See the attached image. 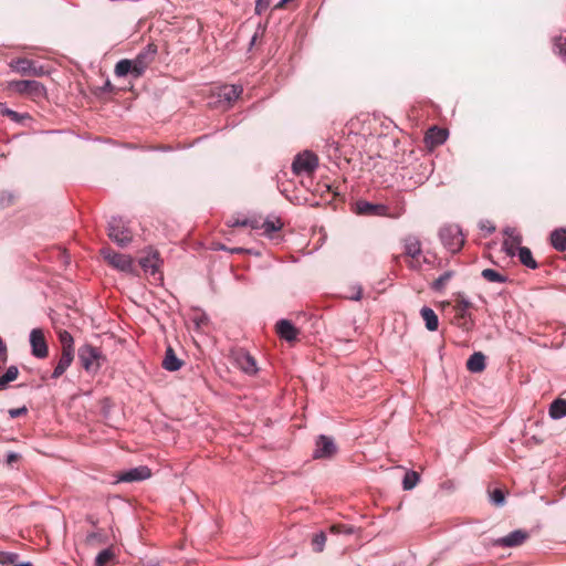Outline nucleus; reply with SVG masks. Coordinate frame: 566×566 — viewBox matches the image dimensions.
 <instances>
[{"label": "nucleus", "instance_id": "obj_3", "mask_svg": "<svg viewBox=\"0 0 566 566\" xmlns=\"http://www.w3.org/2000/svg\"><path fill=\"white\" fill-rule=\"evenodd\" d=\"M8 91L25 96L33 102H40L46 98L45 86L35 80H14L8 82Z\"/></svg>", "mask_w": 566, "mask_h": 566}, {"label": "nucleus", "instance_id": "obj_40", "mask_svg": "<svg viewBox=\"0 0 566 566\" xmlns=\"http://www.w3.org/2000/svg\"><path fill=\"white\" fill-rule=\"evenodd\" d=\"M18 559V554L15 553H7V552H0V564L1 565H9L14 564Z\"/></svg>", "mask_w": 566, "mask_h": 566}, {"label": "nucleus", "instance_id": "obj_33", "mask_svg": "<svg viewBox=\"0 0 566 566\" xmlns=\"http://www.w3.org/2000/svg\"><path fill=\"white\" fill-rule=\"evenodd\" d=\"M59 340L61 343V352L74 353V339L67 331H59Z\"/></svg>", "mask_w": 566, "mask_h": 566}, {"label": "nucleus", "instance_id": "obj_31", "mask_svg": "<svg viewBox=\"0 0 566 566\" xmlns=\"http://www.w3.org/2000/svg\"><path fill=\"white\" fill-rule=\"evenodd\" d=\"M481 276L491 283H506L509 277L496 270L493 269H484L481 272Z\"/></svg>", "mask_w": 566, "mask_h": 566}, {"label": "nucleus", "instance_id": "obj_13", "mask_svg": "<svg viewBox=\"0 0 566 566\" xmlns=\"http://www.w3.org/2000/svg\"><path fill=\"white\" fill-rule=\"evenodd\" d=\"M530 537L528 532L524 530H515L507 535L500 537L493 542L499 547H517Z\"/></svg>", "mask_w": 566, "mask_h": 566}, {"label": "nucleus", "instance_id": "obj_34", "mask_svg": "<svg viewBox=\"0 0 566 566\" xmlns=\"http://www.w3.org/2000/svg\"><path fill=\"white\" fill-rule=\"evenodd\" d=\"M420 476L416 471L406 472L402 479V488L406 491L412 490L419 482Z\"/></svg>", "mask_w": 566, "mask_h": 566}, {"label": "nucleus", "instance_id": "obj_23", "mask_svg": "<svg viewBox=\"0 0 566 566\" xmlns=\"http://www.w3.org/2000/svg\"><path fill=\"white\" fill-rule=\"evenodd\" d=\"M551 244L557 251H566V229H556L551 233Z\"/></svg>", "mask_w": 566, "mask_h": 566}, {"label": "nucleus", "instance_id": "obj_29", "mask_svg": "<svg viewBox=\"0 0 566 566\" xmlns=\"http://www.w3.org/2000/svg\"><path fill=\"white\" fill-rule=\"evenodd\" d=\"M554 52L566 62V31L553 39Z\"/></svg>", "mask_w": 566, "mask_h": 566}, {"label": "nucleus", "instance_id": "obj_32", "mask_svg": "<svg viewBox=\"0 0 566 566\" xmlns=\"http://www.w3.org/2000/svg\"><path fill=\"white\" fill-rule=\"evenodd\" d=\"M454 276V272L449 270V271H446L444 273H442L439 277H437L432 283H431V289L436 292H442L447 284L449 283V281Z\"/></svg>", "mask_w": 566, "mask_h": 566}, {"label": "nucleus", "instance_id": "obj_4", "mask_svg": "<svg viewBox=\"0 0 566 566\" xmlns=\"http://www.w3.org/2000/svg\"><path fill=\"white\" fill-rule=\"evenodd\" d=\"M78 361L86 373L95 375L105 363L106 357L101 348L91 344L82 345L77 350Z\"/></svg>", "mask_w": 566, "mask_h": 566}, {"label": "nucleus", "instance_id": "obj_46", "mask_svg": "<svg viewBox=\"0 0 566 566\" xmlns=\"http://www.w3.org/2000/svg\"><path fill=\"white\" fill-rule=\"evenodd\" d=\"M20 454L15 453V452H11L7 455L6 458V463L8 465H13V463L18 462L20 460Z\"/></svg>", "mask_w": 566, "mask_h": 566}, {"label": "nucleus", "instance_id": "obj_45", "mask_svg": "<svg viewBox=\"0 0 566 566\" xmlns=\"http://www.w3.org/2000/svg\"><path fill=\"white\" fill-rule=\"evenodd\" d=\"M261 223H262V221L256 220V219H252V220L244 219V220L242 221V226H244V227H250V228H252V229H261V227H260V226H261Z\"/></svg>", "mask_w": 566, "mask_h": 566}, {"label": "nucleus", "instance_id": "obj_39", "mask_svg": "<svg viewBox=\"0 0 566 566\" xmlns=\"http://www.w3.org/2000/svg\"><path fill=\"white\" fill-rule=\"evenodd\" d=\"M490 497H491V501L500 506V505H503L504 502H505V496H504V493L502 490L500 489H495L493 490L491 493H490Z\"/></svg>", "mask_w": 566, "mask_h": 566}, {"label": "nucleus", "instance_id": "obj_8", "mask_svg": "<svg viewBox=\"0 0 566 566\" xmlns=\"http://www.w3.org/2000/svg\"><path fill=\"white\" fill-rule=\"evenodd\" d=\"M9 66L12 71L22 76H43L48 73L43 65H38L34 61L27 57H17L10 61Z\"/></svg>", "mask_w": 566, "mask_h": 566}, {"label": "nucleus", "instance_id": "obj_16", "mask_svg": "<svg viewBox=\"0 0 566 566\" xmlns=\"http://www.w3.org/2000/svg\"><path fill=\"white\" fill-rule=\"evenodd\" d=\"M160 259L158 251H149L146 256L140 258L139 264L146 273L155 275L159 272Z\"/></svg>", "mask_w": 566, "mask_h": 566}, {"label": "nucleus", "instance_id": "obj_2", "mask_svg": "<svg viewBox=\"0 0 566 566\" xmlns=\"http://www.w3.org/2000/svg\"><path fill=\"white\" fill-rule=\"evenodd\" d=\"M406 212L403 199H399L395 205L387 206L382 203H371L365 200H356V214L387 217L398 219Z\"/></svg>", "mask_w": 566, "mask_h": 566}, {"label": "nucleus", "instance_id": "obj_15", "mask_svg": "<svg viewBox=\"0 0 566 566\" xmlns=\"http://www.w3.org/2000/svg\"><path fill=\"white\" fill-rule=\"evenodd\" d=\"M275 332L281 339H284L289 343L296 342L300 335V329L296 328L289 319H280L275 324Z\"/></svg>", "mask_w": 566, "mask_h": 566}, {"label": "nucleus", "instance_id": "obj_43", "mask_svg": "<svg viewBox=\"0 0 566 566\" xmlns=\"http://www.w3.org/2000/svg\"><path fill=\"white\" fill-rule=\"evenodd\" d=\"M271 4V0H256L255 13L262 14Z\"/></svg>", "mask_w": 566, "mask_h": 566}, {"label": "nucleus", "instance_id": "obj_20", "mask_svg": "<svg viewBox=\"0 0 566 566\" xmlns=\"http://www.w3.org/2000/svg\"><path fill=\"white\" fill-rule=\"evenodd\" d=\"M472 307V303L462 293H458L455 297L454 310L459 318H467L470 316L469 310Z\"/></svg>", "mask_w": 566, "mask_h": 566}, {"label": "nucleus", "instance_id": "obj_6", "mask_svg": "<svg viewBox=\"0 0 566 566\" xmlns=\"http://www.w3.org/2000/svg\"><path fill=\"white\" fill-rule=\"evenodd\" d=\"M318 166L317 156L308 150L300 153L292 163V171L296 176H312Z\"/></svg>", "mask_w": 566, "mask_h": 566}, {"label": "nucleus", "instance_id": "obj_21", "mask_svg": "<svg viewBox=\"0 0 566 566\" xmlns=\"http://www.w3.org/2000/svg\"><path fill=\"white\" fill-rule=\"evenodd\" d=\"M242 92L243 88L240 85H224L220 88L219 96L228 103H232L240 97Z\"/></svg>", "mask_w": 566, "mask_h": 566}, {"label": "nucleus", "instance_id": "obj_28", "mask_svg": "<svg viewBox=\"0 0 566 566\" xmlns=\"http://www.w3.org/2000/svg\"><path fill=\"white\" fill-rule=\"evenodd\" d=\"M260 227L265 235H268L269 238H274V234L282 229L283 222L279 218H276L275 220H264L262 221Z\"/></svg>", "mask_w": 566, "mask_h": 566}, {"label": "nucleus", "instance_id": "obj_48", "mask_svg": "<svg viewBox=\"0 0 566 566\" xmlns=\"http://www.w3.org/2000/svg\"><path fill=\"white\" fill-rule=\"evenodd\" d=\"M233 226H242V221L237 220Z\"/></svg>", "mask_w": 566, "mask_h": 566}, {"label": "nucleus", "instance_id": "obj_11", "mask_svg": "<svg viewBox=\"0 0 566 566\" xmlns=\"http://www.w3.org/2000/svg\"><path fill=\"white\" fill-rule=\"evenodd\" d=\"M31 353L36 358H45L49 355V347L43 329L33 328L30 333Z\"/></svg>", "mask_w": 566, "mask_h": 566}, {"label": "nucleus", "instance_id": "obj_17", "mask_svg": "<svg viewBox=\"0 0 566 566\" xmlns=\"http://www.w3.org/2000/svg\"><path fill=\"white\" fill-rule=\"evenodd\" d=\"M161 365L168 371H176L181 368L184 361L177 357L172 347L168 346Z\"/></svg>", "mask_w": 566, "mask_h": 566}, {"label": "nucleus", "instance_id": "obj_19", "mask_svg": "<svg viewBox=\"0 0 566 566\" xmlns=\"http://www.w3.org/2000/svg\"><path fill=\"white\" fill-rule=\"evenodd\" d=\"M486 367V357L481 352L473 353L467 360V369L471 373H481Z\"/></svg>", "mask_w": 566, "mask_h": 566}, {"label": "nucleus", "instance_id": "obj_26", "mask_svg": "<svg viewBox=\"0 0 566 566\" xmlns=\"http://www.w3.org/2000/svg\"><path fill=\"white\" fill-rule=\"evenodd\" d=\"M517 256L520 262L532 270L537 269L538 264L533 258L532 251L527 247H522L517 249Z\"/></svg>", "mask_w": 566, "mask_h": 566}, {"label": "nucleus", "instance_id": "obj_42", "mask_svg": "<svg viewBox=\"0 0 566 566\" xmlns=\"http://www.w3.org/2000/svg\"><path fill=\"white\" fill-rule=\"evenodd\" d=\"M518 248H522V245H513L511 241H503V251L510 256L517 255Z\"/></svg>", "mask_w": 566, "mask_h": 566}, {"label": "nucleus", "instance_id": "obj_30", "mask_svg": "<svg viewBox=\"0 0 566 566\" xmlns=\"http://www.w3.org/2000/svg\"><path fill=\"white\" fill-rule=\"evenodd\" d=\"M19 376V369L17 366H10L7 368L3 375H0V391L8 388V385L14 381Z\"/></svg>", "mask_w": 566, "mask_h": 566}, {"label": "nucleus", "instance_id": "obj_7", "mask_svg": "<svg viewBox=\"0 0 566 566\" xmlns=\"http://www.w3.org/2000/svg\"><path fill=\"white\" fill-rule=\"evenodd\" d=\"M107 231L109 239L120 247L127 245L133 239L132 231L125 226L122 218L112 217Z\"/></svg>", "mask_w": 566, "mask_h": 566}, {"label": "nucleus", "instance_id": "obj_24", "mask_svg": "<svg viewBox=\"0 0 566 566\" xmlns=\"http://www.w3.org/2000/svg\"><path fill=\"white\" fill-rule=\"evenodd\" d=\"M405 253L412 259L421 254V243L418 238L409 235L405 239Z\"/></svg>", "mask_w": 566, "mask_h": 566}, {"label": "nucleus", "instance_id": "obj_14", "mask_svg": "<svg viewBox=\"0 0 566 566\" xmlns=\"http://www.w3.org/2000/svg\"><path fill=\"white\" fill-rule=\"evenodd\" d=\"M151 471L146 465L123 471L117 475V482H138L150 478Z\"/></svg>", "mask_w": 566, "mask_h": 566}, {"label": "nucleus", "instance_id": "obj_25", "mask_svg": "<svg viewBox=\"0 0 566 566\" xmlns=\"http://www.w3.org/2000/svg\"><path fill=\"white\" fill-rule=\"evenodd\" d=\"M447 130L439 127H431L427 133L426 139L431 145H441L447 140Z\"/></svg>", "mask_w": 566, "mask_h": 566}, {"label": "nucleus", "instance_id": "obj_38", "mask_svg": "<svg viewBox=\"0 0 566 566\" xmlns=\"http://www.w3.org/2000/svg\"><path fill=\"white\" fill-rule=\"evenodd\" d=\"M505 240L504 241H511L513 245H521L522 242V235L517 232L514 228H506L504 230Z\"/></svg>", "mask_w": 566, "mask_h": 566}, {"label": "nucleus", "instance_id": "obj_12", "mask_svg": "<svg viewBox=\"0 0 566 566\" xmlns=\"http://www.w3.org/2000/svg\"><path fill=\"white\" fill-rule=\"evenodd\" d=\"M314 459H329L337 452V447L331 437L321 434L315 442Z\"/></svg>", "mask_w": 566, "mask_h": 566}, {"label": "nucleus", "instance_id": "obj_27", "mask_svg": "<svg viewBox=\"0 0 566 566\" xmlns=\"http://www.w3.org/2000/svg\"><path fill=\"white\" fill-rule=\"evenodd\" d=\"M548 413L555 420L564 418L566 416V400L560 398L554 400L549 406Z\"/></svg>", "mask_w": 566, "mask_h": 566}, {"label": "nucleus", "instance_id": "obj_10", "mask_svg": "<svg viewBox=\"0 0 566 566\" xmlns=\"http://www.w3.org/2000/svg\"><path fill=\"white\" fill-rule=\"evenodd\" d=\"M231 358L233 364L249 376H254L259 371L255 358L243 348L233 350Z\"/></svg>", "mask_w": 566, "mask_h": 566}, {"label": "nucleus", "instance_id": "obj_35", "mask_svg": "<svg viewBox=\"0 0 566 566\" xmlns=\"http://www.w3.org/2000/svg\"><path fill=\"white\" fill-rule=\"evenodd\" d=\"M326 542V535L324 532H319L315 534L312 538V548L316 553H321L324 549V545Z\"/></svg>", "mask_w": 566, "mask_h": 566}, {"label": "nucleus", "instance_id": "obj_9", "mask_svg": "<svg viewBox=\"0 0 566 566\" xmlns=\"http://www.w3.org/2000/svg\"><path fill=\"white\" fill-rule=\"evenodd\" d=\"M101 255L114 269L132 273L134 270L133 259L129 255L117 253L111 248H103Z\"/></svg>", "mask_w": 566, "mask_h": 566}, {"label": "nucleus", "instance_id": "obj_22", "mask_svg": "<svg viewBox=\"0 0 566 566\" xmlns=\"http://www.w3.org/2000/svg\"><path fill=\"white\" fill-rule=\"evenodd\" d=\"M420 315L422 319L424 321L427 329L430 332H434L438 329L439 319L434 311L428 306H423L420 310Z\"/></svg>", "mask_w": 566, "mask_h": 566}, {"label": "nucleus", "instance_id": "obj_47", "mask_svg": "<svg viewBox=\"0 0 566 566\" xmlns=\"http://www.w3.org/2000/svg\"><path fill=\"white\" fill-rule=\"evenodd\" d=\"M361 293H363L361 287L356 286V295H355L356 301H359L361 298Z\"/></svg>", "mask_w": 566, "mask_h": 566}, {"label": "nucleus", "instance_id": "obj_44", "mask_svg": "<svg viewBox=\"0 0 566 566\" xmlns=\"http://www.w3.org/2000/svg\"><path fill=\"white\" fill-rule=\"evenodd\" d=\"M27 412H28L27 407L12 408L9 410V415L11 418H18V417L24 416V415H27Z\"/></svg>", "mask_w": 566, "mask_h": 566}, {"label": "nucleus", "instance_id": "obj_37", "mask_svg": "<svg viewBox=\"0 0 566 566\" xmlns=\"http://www.w3.org/2000/svg\"><path fill=\"white\" fill-rule=\"evenodd\" d=\"M1 114L3 116H7L9 117L11 120L15 122V123H22L24 119H29L30 116L28 114H20L13 109H10V108H3L1 111Z\"/></svg>", "mask_w": 566, "mask_h": 566}, {"label": "nucleus", "instance_id": "obj_1", "mask_svg": "<svg viewBox=\"0 0 566 566\" xmlns=\"http://www.w3.org/2000/svg\"><path fill=\"white\" fill-rule=\"evenodd\" d=\"M157 55V45L149 43L144 48L134 60H120L115 65V75L118 77L130 74L135 78L144 75L149 65Z\"/></svg>", "mask_w": 566, "mask_h": 566}, {"label": "nucleus", "instance_id": "obj_36", "mask_svg": "<svg viewBox=\"0 0 566 566\" xmlns=\"http://www.w3.org/2000/svg\"><path fill=\"white\" fill-rule=\"evenodd\" d=\"M114 558V553L111 549H104L96 556L95 566H107Z\"/></svg>", "mask_w": 566, "mask_h": 566}, {"label": "nucleus", "instance_id": "obj_18", "mask_svg": "<svg viewBox=\"0 0 566 566\" xmlns=\"http://www.w3.org/2000/svg\"><path fill=\"white\" fill-rule=\"evenodd\" d=\"M73 359L74 353L61 352L57 364L52 373V378H60L65 373V370L71 366Z\"/></svg>", "mask_w": 566, "mask_h": 566}, {"label": "nucleus", "instance_id": "obj_41", "mask_svg": "<svg viewBox=\"0 0 566 566\" xmlns=\"http://www.w3.org/2000/svg\"><path fill=\"white\" fill-rule=\"evenodd\" d=\"M331 532L334 534L342 533V534L349 536L353 532V528L349 525L336 524V525L331 526Z\"/></svg>", "mask_w": 566, "mask_h": 566}, {"label": "nucleus", "instance_id": "obj_5", "mask_svg": "<svg viewBox=\"0 0 566 566\" xmlns=\"http://www.w3.org/2000/svg\"><path fill=\"white\" fill-rule=\"evenodd\" d=\"M439 238L443 247L451 253H457L464 244V235L457 224H448L440 229Z\"/></svg>", "mask_w": 566, "mask_h": 566}]
</instances>
